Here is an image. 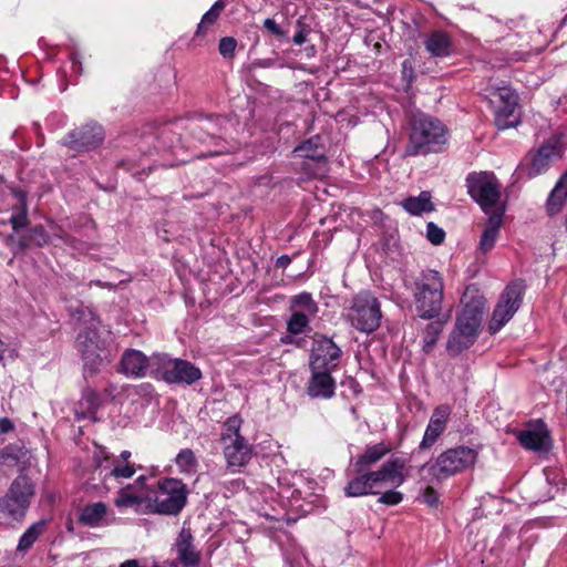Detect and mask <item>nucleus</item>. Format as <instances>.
<instances>
[{"mask_svg":"<svg viewBox=\"0 0 567 567\" xmlns=\"http://www.w3.org/2000/svg\"><path fill=\"white\" fill-rule=\"evenodd\" d=\"M237 41L231 37L221 38L218 50L224 58H231L235 53Z\"/></svg>","mask_w":567,"mask_h":567,"instance_id":"obj_42","label":"nucleus"},{"mask_svg":"<svg viewBox=\"0 0 567 567\" xmlns=\"http://www.w3.org/2000/svg\"><path fill=\"white\" fill-rule=\"evenodd\" d=\"M80 405L86 408V412L76 411L78 420L89 417L94 414L100 405V398L97 393L93 390H85L80 402Z\"/></svg>","mask_w":567,"mask_h":567,"instance_id":"obj_39","label":"nucleus"},{"mask_svg":"<svg viewBox=\"0 0 567 567\" xmlns=\"http://www.w3.org/2000/svg\"><path fill=\"white\" fill-rule=\"evenodd\" d=\"M243 419L235 414L228 417L221 427L220 443L228 467H243L252 456V446L241 435Z\"/></svg>","mask_w":567,"mask_h":567,"instance_id":"obj_8","label":"nucleus"},{"mask_svg":"<svg viewBox=\"0 0 567 567\" xmlns=\"http://www.w3.org/2000/svg\"><path fill=\"white\" fill-rule=\"evenodd\" d=\"M463 308L457 316L456 324L447 341V350L456 355L474 344L483 319L485 300L483 297H473L463 300Z\"/></svg>","mask_w":567,"mask_h":567,"instance_id":"obj_6","label":"nucleus"},{"mask_svg":"<svg viewBox=\"0 0 567 567\" xmlns=\"http://www.w3.org/2000/svg\"><path fill=\"white\" fill-rule=\"evenodd\" d=\"M382 312L378 298L370 291L357 293L347 309V320L358 331L372 333L381 323Z\"/></svg>","mask_w":567,"mask_h":567,"instance_id":"obj_10","label":"nucleus"},{"mask_svg":"<svg viewBox=\"0 0 567 567\" xmlns=\"http://www.w3.org/2000/svg\"><path fill=\"white\" fill-rule=\"evenodd\" d=\"M341 349L327 337H320L312 343L309 368L310 370L334 371L339 365Z\"/></svg>","mask_w":567,"mask_h":567,"instance_id":"obj_16","label":"nucleus"},{"mask_svg":"<svg viewBox=\"0 0 567 567\" xmlns=\"http://www.w3.org/2000/svg\"><path fill=\"white\" fill-rule=\"evenodd\" d=\"M225 2L223 0L216 1L212 8L203 16L200 23L197 27L196 35L204 32L206 25L214 24L221 11L225 9Z\"/></svg>","mask_w":567,"mask_h":567,"instance_id":"obj_40","label":"nucleus"},{"mask_svg":"<svg viewBox=\"0 0 567 567\" xmlns=\"http://www.w3.org/2000/svg\"><path fill=\"white\" fill-rule=\"evenodd\" d=\"M565 145L563 135L550 136L532 158L527 176L533 178L545 173L555 161L561 158Z\"/></svg>","mask_w":567,"mask_h":567,"instance_id":"obj_14","label":"nucleus"},{"mask_svg":"<svg viewBox=\"0 0 567 567\" xmlns=\"http://www.w3.org/2000/svg\"><path fill=\"white\" fill-rule=\"evenodd\" d=\"M391 449L384 443H378L368 446L365 451L354 462V473H362L370 470L374 464L381 461Z\"/></svg>","mask_w":567,"mask_h":567,"instance_id":"obj_26","label":"nucleus"},{"mask_svg":"<svg viewBox=\"0 0 567 567\" xmlns=\"http://www.w3.org/2000/svg\"><path fill=\"white\" fill-rule=\"evenodd\" d=\"M14 429L12 421L8 417L0 419V432L8 433Z\"/></svg>","mask_w":567,"mask_h":567,"instance_id":"obj_50","label":"nucleus"},{"mask_svg":"<svg viewBox=\"0 0 567 567\" xmlns=\"http://www.w3.org/2000/svg\"><path fill=\"white\" fill-rule=\"evenodd\" d=\"M444 281L436 270L422 271L415 281L414 301L420 318H436L442 310Z\"/></svg>","mask_w":567,"mask_h":567,"instance_id":"obj_7","label":"nucleus"},{"mask_svg":"<svg viewBox=\"0 0 567 567\" xmlns=\"http://www.w3.org/2000/svg\"><path fill=\"white\" fill-rule=\"evenodd\" d=\"M4 352H6L4 343L0 340V361H2L4 359Z\"/></svg>","mask_w":567,"mask_h":567,"instance_id":"obj_55","label":"nucleus"},{"mask_svg":"<svg viewBox=\"0 0 567 567\" xmlns=\"http://www.w3.org/2000/svg\"><path fill=\"white\" fill-rule=\"evenodd\" d=\"M444 322L441 320L432 321L426 324L423 332V350L430 352L435 346L440 334L443 331Z\"/></svg>","mask_w":567,"mask_h":567,"instance_id":"obj_37","label":"nucleus"},{"mask_svg":"<svg viewBox=\"0 0 567 567\" xmlns=\"http://www.w3.org/2000/svg\"><path fill=\"white\" fill-rule=\"evenodd\" d=\"M130 456H131V452H130V451H123V452L121 453V458H122L123 461H126Z\"/></svg>","mask_w":567,"mask_h":567,"instance_id":"obj_56","label":"nucleus"},{"mask_svg":"<svg viewBox=\"0 0 567 567\" xmlns=\"http://www.w3.org/2000/svg\"><path fill=\"white\" fill-rule=\"evenodd\" d=\"M34 240L38 246H43L48 243V235L44 231L43 226H35L31 229Z\"/></svg>","mask_w":567,"mask_h":567,"instance_id":"obj_46","label":"nucleus"},{"mask_svg":"<svg viewBox=\"0 0 567 567\" xmlns=\"http://www.w3.org/2000/svg\"><path fill=\"white\" fill-rule=\"evenodd\" d=\"M402 207L410 215H421L423 213H430L434 210V205L431 200V194L429 192H422L419 196H411L402 202Z\"/></svg>","mask_w":567,"mask_h":567,"instance_id":"obj_31","label":"nucleus"},{"mask_svg":"<svg viewBox=\"0 0 567 567\" xmlns=\"http://www.w3.org/2000/svg\"><path fill=\"white\" fill-rule=\"evenodd\" d=\"M404 467L405 460L392 457L377 471L368 470L355 474L344 486V494L348 497H360L377 495L385 486L399 487L405 482Z\"/></svg>","mask_w":567,"mask_h":567,"instance_id":"obj_2","label":"nucleus"},{"mask_svg":"<svg viewBox=\"0 0 567 567\" xmlns=\"http://www.w3.org/2000/svg\"><path fill=\"white\" fill-rule=\"evenodd\" d=\"M311 377L307 383V393L311 398L330 399L334 395L336 381L329 370H310Z\"/></svg>","mask_w":567,"mask_h":567,"instance_id":"obj_22","label":"nucleus"},{"mask_svg":"<svg viewBox=\"0 0 567 567\" xmlns=\"http://www.w3.org/2000/svg\"><path fill=\"white\" fill-rule=\"evenodd\" d=\"M10 223L14 230L20 229L28 224V213L25 204H23L21 210L18 214L11 216Z\"/></svg>","mask_w":567,"mask_h":567,"instance_id":"obj_44","label":"nucleus"},{"mask_svg":"<svg viewBox=\"0 0 567 567\" xmlns=\"http://www.w3.org/2000/svg\"><path fill=\"white\" fill-rule=\"evenodd\" d=\"M111 508L103 502L84 505L79 514V523L90 528H101L111 525Z\"/></svg>","mask_w":567,"mask_h":567,"instance_id":"obj_21","label":"nucleus"},{"mask_svg":"<svg viewBox=\"0 0 567 567\" xmlns=\"http://www.w3.org/2000/svg\"><path fill=\"white\" fill-rule=\"evenodd\" d=\"M467 193L486 213L504 209L499 206L502 185L492 172H472L466 177Z\"/></svg>","mask_w":567,"mask_h":567,"instance_id":"obj_11","label":"nucleus"},{"mask_svg":"<svg viewBox=\"0 0 567 567\" xmlns=\"http://www.w3.org/2000/svg\"><path fill=\"white\" fill-rule=\"evenodd\" d=\"M567 199V168L559 177L555 187L550 192L546 202V212L549 216H555L561 212Z\"/></svg>","mask_w":567,"mask_h":567,"instance_id":"obj_27","label":"nucleus"},{"mask_svg":"<svg viewBox=\"0 0 567 567\" xmlns=\"http://www.w3.org/2000/svg\"><path fill=\"white\" fill-rule=\"evenodd\" d=\"M34 496V485L31 480L21 474L10 484L7 493L0 497V518L21 522Z\"/></svg>","mask_w":567,"mask_h":567,"instance_id":"obj_9","label":"nucleus"},{"mask_svg":"<svg viewBox=\"0 0 567 567\" xmlns=\"http://www.w3.org/2000/svg\"><path fill=\"white\" fill-rule=\"evenodd\" d=\"M450 414L451 409L449 405H440L433 411L420 444V449L426 450L435 444L437 439L445 431Z\"/></svg>","mask_w":567,"mask_h":567,"instance_id":"obj_20","label":"nucleus"},{"mask_svg":"<svg viewBox=\"0 0 567 567\" xmlns=\"http://www.w3.org/2000/svg\"><path fill=\"white\" fill-rule=\"evenodd\" d=\"M55 236L61 238L66 245L76 248L78 240L65 231L61 230L59 234H55Z\"/></svg>","mask_w":567,"mask_h":567,"instance_id":"obj_49","label":"nucleus"},{"mask_svg":"<svg viewBox=\"0 0 567 567\" xmlns=\"http://www.w3.org/2000/svg\"><path fill=\"white\" fill-rule=\"evenodd\" d=\"M71 316L74 320L84 324L76 338V349L84 361L85 373L93 374L99 371L105 361H110L105 341L97 331L100 321L90 309L84 308L76 309Z\"/></svg>","mask_w":567,"mask_h":567,"instance_id":"obj_3","label":"nucleus"},{"mask_svg":"<svg viewBox=\"0 0 567 567\" xmlns=\"http://www.w3.org/2000/svg\"><path fill=\"white\" fill-rule=\"evenodd\" d=\"M227 123H229V121L223 116L206 118L197 123L193 127V132L202 143H206L208 138L215 141L221 137L224 126Z\"/></svg>","mask_w":567,"mask_h":567,"instance_id":"obj_24","label":"nucleus"},{"mask_svg":"<svg viewBox=\"0 0 567 567\" xmlns=\"http://www.w3.org/2000/svg\"><path fill=\"white\" fill-rule=\"evenodd\" d=\"M24 455L23 447L17 444H9L0 450V465H17Z\"/></svg>","mask_w":567,"mask_h":567,"instance_id":"obj_38","label":"nucleus"},{"mask_svg":"<svg viewBox=\"0 0 567 567\" xmlns=\"http://www.w3.org/2000/svg\"><path fill=\"white\" fill-rule=\"evenodd\" d=\"M155 378L167 383L192 384L202 378L200 370L192 362L182 359H172L166 354H154Z\"/></svg>","mask_w":567,"mask_h":567,"instance_id":"obj_12","label":"nucleus"},{"mask_svg":"<svg viewBox=\"0 0 567 567\" xmlns=\"http://www.w3.org/2000/svg\"><path fill=\"white\" fill-rule=\"evenodd\" d=\"M290 311H301L307 316H317L319 311L318 303L310 292L303 291L291 297Z\"/></svg>","mask_w":567,"mask_h":567,"instance_id":"obj_33","label":"nucleus"},{"mask_svg":"<svg viewBox=\"0 0 567 567\" xmlns=\"http://www.w3.org/2000/svg\"><path fill=\"white\" fill-rule=\"evenodd\" d=\"M303 165H309V169L307 171V174H308L309 176H315V175H317V174H318L319 168L321 167V166H316V165H313V163H311V164H307V162H303Z\"/></svg>","mask_w":567,"mask_h":567,"instance_id":"obj_52","label":"nucleus"},{"mask_svg":"<svg viewBox=\"0 0 567 567\" xmlns=\"http://www.w3.org/2000/svg\"><path fill=\"white\" fill-rule=\"evenodd\" d=\"M45 520H39L33 523L28 529L21 535L17 550L20 553L28 551L39 537L44 533Z\"/></svg>","mask_w":567,"mask_h":567,"instance_id":"obj_34","label":"nucleus"},{"mask_svg":"<svg viewBox=\"0 0 567 567\" xmlns=\"http://www.w3.org/2000/svg\"><path fill=\"white\" fill-rule=\"evenodd\" d=\"M426 51L432 56L444 58L451 54L452 43L450 37L442 31H435L424 42Z\"/></svg>","mask_w":567,"mask_h":567,"instance_id":"obj_28","label":"nucleus"},{"mask_svg":"<svg viewBox=\"0 0 567 567\" xmlns=\"http://www.w3.org/2000/svg\"><path fill=\"white\" fill-rule=\"evenodd\" d=\"M426 237L433 245H441L444 241L445 231L431 221L426 226Z\"/></svg>","mask_w":567,"mask_h":567,"instance_id":"obj_41","label":"nucleus"},{"mask_svg":"<svg viewBox=\"0 0 567 567\" xmlns=\"http://www.w3.org/2000/svg\"><path fill=\"white\" fill-rule=\"evenodd\" d=\"M493 95L498 102L495 110L496 126L499 130H506L517 125L519 122L517 94L509 87H497Z\"/></svg>","mask_w":567,"mask_h":567,"instance_id":"obj_15","label":"nucleus"},{"mask_svg":"<svg viewBox=\"0 0 567 567\" xmlns=\"http://www.w3.org/2000/svg\"><path fill=\"white\" fill-rule=\"evenodd\" d=\"M230 150L227 148V147H221V148H218L216 151H212L209 152V155H218V154H223V153H226V152H229Z\"/></svg>","mask_w":567,"mask_h":567,"instance_id":"obj_54","label":"nucleus"},{"mask_svg":"<svg viewBox=\"0 0 567 567\" xmlns=\"http://www.w3.org/2000/svg\"><path fill=\"white\" fill-rule=\"evenodd\" d=\"M298 24L300 25V29L296 32L293 35V43L297 45H301L307 41L308 30L305 25L300 24V21H298Z\"/></svg>","mask_w":567,"mask_h":567,"instance_id":"obj_48","label":"nucleus"},{"mask_svg":"<svg viewBox=\"0 0 567 567\" xmlns=\"http://www.w3.org/2000/svg\"><path fill=\"white\" fill-rule=\"evenodd\" d=\"M97 467L101 471L110 470V472L105 474L104 478L107 476L115 478H131L136 472L134 465L130 463L120 464L117 460L110 462L107 456H104L103 461H97Z\"/></svg>","mask_w":567,"mask_h":567,"instance_id":"obj_30","label":"nucleus"},{"mask_svg":"<svg viewBox=\"0 0 567 567\" xmlns=\"http://www.w3.org/2000/svg\"><path fill=\"white\" fill-rule=\"evenodd\" d=\"M477 458V450L458 445L447 449L439 454L434 461L422 465L420 473L423 481L440 483L474 467Z\"/></svg>","mask_w":567,"mask_h":567,"instance_id":"obj_4","label":"nucleus"},{"mask_svg":"<svg viewBox=\"0 0 567 567\" xmlns=\"http://www.w3.org/2000/svg\"><path fill=\"white\" fill-rule=\"evenodd\" d=\"M187 494L186 485L181 480H158L156 485L148 487L144 494V513L177 515L186 505Z\"/></svg>","mask_w":567,"mask_h":567,"instance_id":"obj_5","label":"nucleus"},{"mask_svg":"<svg viewBox=\"0 0 567 567\" xmlns=\"http://www.w3.org/2000/svg\"><path fill=\"white\" fill-rule=\"evenodd\" d=\"M503 216L504 209H497L491 214L480 239L478 250L481 252L486 254L494 248L503 225Z\"/></svg>","mask_w":567,"mask_h":567,"instance_id":"obj_23","label":"nucleus"},{"mask_svg":"<svg viewBox=\"0 0 567 567\" xmlns=\"http://www.w3.org/2000/svg\"><path fill=\"white\" fill-rule=\"evenodd\" d=\"M118 567H140V563L136 559H128L122 563Z\"/></svg>","mask_w":567,"mask_h":567,"instance_id":"obj_53","label":"nucleus"},{"mask_svg":"<svg viewBox=\"0 0 567 567\" xmlns=\"http://www.w3.org/2000/svg\"><path fill=\"white\" fill-rule=\"evenodd\" d=\"M449 143V130L439 118L425 113L413 114L409 121V141L405 156L442 152Z\"/></svg>","mask_w":567,"mask_h":567,"instance_id":"obj_1","label":"nucleus"},{"mask_svg":"<svg viewBox=\"0 0 567 567\" xmlns=\"http://www.w3.org/2000/svg\"><path fill=\"white\" fill-rule=\"evenodd\" d=\"M403 494L401 492L389 489L381 494L378 502L388 506H394L402 502Z\"/></svg>","mask_w":567,"mask_h":567,"instance_id":"obj_43","label":"nucleus"},{"mask_svg":"<svg viewBox=\"0 0 567 567\" xmlns=\"http://www.w3.org/2000/svg\"><path fill=\"white\" fill-rule=\"evenodd\" d=\"M175 464L179 473L193 475L197 472L198 461L190 449H183L175 457Z\"/></svg>","mask_w":567,"mask_h":567,"instance_id":"obj_35","label":"nucleus"},{"mask_svg":"<svg viewBox=\"0 0 567 567\" xmlns=\"http://www.w3.org/2000/svg\"><path fill=\"white\" fill-rule=\"evenodd\" d=\"M422 498L426 505L434 507L439 504L440 496L432 486H426L423 491Z\"/></svg>","mask_w":567,"mask_h":567,"instance_id":"obj_45","label":"nucleus"},{"mask_svg":"<svg viewBox=\"0 0 567 567\" xmlns=\"http://www.w3.org/2000/svg\"><path fill=\"white\" fill-rule=\"evenodd\" d=\"M290 262H291L290 257L287 255H282L277 259L276 266L279 268H286Z\"/></svg>","mask_w":567,"mask_h":567,"instance_id":"obj_51","label":"nucleus"},{"mask_svg":"<svg viewBox=\"0 0 567 567\" xmlns=\"http://www.w3.org/2000/svg\"><path fill=\"white\" fill-rule=\"evenodd\" d=\"M312 318L315 316H307L301 311H291V316L287 321V331L296 336L306 332Z\"/></svg>","mask_w":567,"mask_h":567,"instance_id":"obj_36","label":"nucleus"},{"mask_svg":"<svg viewBox=\"0 0 567 567\" xmlns=\"http://www.w3.org/2000/svg\"><path fill=\"white\" fill-rule=\"evenodd\" d=\"M114 504L118 508H134L135 511L142 509L144 512V495H137L132 491V486L127 485L120 489Z\"/></svg>","mask_w":567,"mask_h":567,"instance_id":"obj_32","label":"nucleus"},{"mask_svg":"<svg viewBox=\"0 0 567 567\" xmlns=\"http://www.w3.org/2000/svg\"><path fill=\"white\" fill-rule=\"evenodd\" d=\"M173 550L177 561L183 567H197L200 563V551L194 545V537L190 528L183 527L175 539Z\"/></svg>","mask_w":567,"mask_h":567,"instance_id":"obj_18","label":"nucleus"},{"mask_svg":"<svg viewBox=\"0 0 567 567\" xmlns=\"http://www.w3.org/2000/svg\"><path fill=\"white\" fill-rule=\"evenodd\" d=\"M292 154L295 157L310 159L316 166H322L326 164L321 138L319 136H313L302 142L300 145L295 147Z\"/></svg>","mask_w":567,"mask_h":567,"instance_id":"obj_25","label":"nucleus"},{"mask_svg":"<svg viewBox=\"0 0 567 567\" xmlns=\"http://www.w3.org/2000/svg\"><path fill=\"white\" fill-rule=\"evenodd\" d=\"M104 141V132L101 125L87 123L71 131L63 140L62 144L69 148L81 152L89 151L100 146Z\"/></svg>","mask_w":567,"mask_h":567,"instance_id":"obj_17","label":"nucleus"},{"mask_svg":"<svg viewBox=\"0 0 567 567\" xmlns=\"http://www.w3.org/2000/svg\"><path fill=\"white\" fill-rule=\"evenodd\" d=\"M519 443L527 450L547 452L550 449L549 436L539 431H522L518 434Z\"/></svg>","mask_w":567,"mask_h":567,"instance_id":"obj_29","label":"nucleus"},{"mask_svg":"<svg viewBox=\"0 0 567 567\" xmlns=\"http://www.w3.org/2000/svg\"><path fill=\"white\" fill-rule=\"evenodd\" d=\"M144 481H145V477H144V476H141V477H138V478L136 480V483H142V482H144Z\"/></svg>","mask_w":567,"mask_h":567,"instance_id":"obj_58","label":"nucleus"},{"mask_svg":"<svg viewBox=\"0 0 567 567\" xmlns=\"http://www.w3.org/2000/svg\"><path fill=\"white\" fill-rule=\"evenodd\" d=\"M264 27H265V29H267L269 32H271L272 34H275L277 37L284 35L281 28L276 23V21L274 19H270V18L266 19L264 21Z\"/></svg>","mask_w":567,"mask_h":567,"instance_id":"obj_47","label":"nucleus"},{"mask_svg":"<svg viewBox=\"0 0 567 567\" xmlns=\"http://www.w3.org/2000/svg\"><path fill=\"white\" fill-rule=\"evenodd\" d=\"M28 246V243L25 240L20 241V248L24 249Z\"/></svg>","mask_w":567,"mask_h":567,"instance_id":"obj_57","label":"nucleus"},{"mask_svg":"<svg viewBox=\"0 0 567 567\" xmlns=\"http://www.w3.org/2000/svg\"><path fill=\"white\" fill-rule=\"evenodd\" d=\"M524 289L523 281H514L505 288L488 323V331L492 334L498 332L517 312L522 303Z\"/></svg>","mask_w":567,"mask_h":567,"instance_id":"obj_13","label":"nucleus"},{"mask_svg":"<svg viewBox=\"0 0 567 567\" xmlns=\"http://www.w3.org/2000/svg\"><path fill=\"white\" fill-rule=\"evenodd\" d=\"M155 364H153V355L145 357L141 351L128 349L124 352L121 360V372L132 378H143L147 370L155 378Z\"/></svg>","mask_w":567,"mask_h":567,"instance_id":"obj_19","label":"nucleus"}]
</instances>
